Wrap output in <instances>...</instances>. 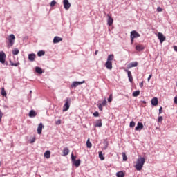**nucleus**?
Instances as JSON below:
<instances>
[{"label":"nucleus","mask_w":177,"mask_h":177,"mask_svg":"<svg viewBox=\"0 0 177 177\" xmlns=\"http://www.w3.org/2000/svg\"><path fill=\"white\" fill-rule=\"evenodd\" d=\"M126 73H127L129 81L130 82H133V77H132V73L131 71H128L127 69L125 70Z\"/></svg>","instance_id":"1a4fd4ad"},{"label":"nucleus","mask_w":177,"mask_h":177,"mask_svg":"<svg viewBox=\"0 0 177 177\" xmlns=\"http://www.w3.org/2000/svg\"><path fill=\"white\" fill-rule=\"evenodd\" d=\"M62 41H63V38L55 36L53 39V44H59V42H62Z\"/></svg>","instance_id":"9b49d317"},{"label":"nucleus","mask_w":177,"mask_h":177,"mask_svg":"<svg viewBox=\"0 0 177 177\" xmlns=\"http://www.w3.org/2000/svg\"><path fill=\"white\" fill-rule=\"evenodd\" d=\"M105 67L108 70H112L113 69V62L106 61L105 63Z\"/></svg>","instance_id":"9d476101"},{"label":"nucleus","mask_w":177,"mask_h":177,"mask_svg":"<svg viewBox=\"0 0 177 177\" xmlns=\"http://www.w3.org/2000/svg\"><path fill=\"white\" fill-rule=\"evenodd\" d=\"M82 84H85V80H83L82 82H73L71 84V88H77L78 85H82Z\"/></svg>","instance_id":"423d86ee"},{"label":"nucleus","mask_w":177,"mask_h":177,"mask_svg":"<svg viewBox=\"0 0 177 177\" xmlns=\"http://www.w3.org/2000/svg\"><path fill=\"white\" fill-rule=\"evenodd\" d=\"M16 39V37H15V35L11 34L8 36V42L10 44V46H13L15 44V40Z\"/></svg>","instance_id":"7ed1b4c3"},{"label":"nucleus","mask_w":177,"mask_h":177,"mask_svg":"<svg viewBox=\"0 0 177 177\" xmlns=\"http://www.w3.org/2000/svg\"><path fill=\"white\" fill-rule=\"evenodd\" d=\"M145 49V46L142 44H138L136 46V50H138V52H141V50H143Z\"/></svg>","instance_id":"dca6fc26"},{"label":"nucleus","mask_w":177,"mask_h":177,"mask_svg":"<svg viewBox=\"0 0 177 177\" xmlns=\"http://www.w3.org/2000/svg\"><path fill=\"white\" fill-rule=\"evenodd\" d=\"M6 60V55L3 51H1L0 52V63H2V64H3Z\"/></svg>","instance_id":"20e7f679"},{"label":"nucleus","mask_w":177,"mask_h":177,"mask_svg":"<svg viewBox=\"0 0 177 177\" xmlns=\"http://www.w3.org/2000/svg\"><path fill=\"white\" fill-rule=\"evenodd\" d=\"M127 68H132V65L131 64H128Z\"/></svg>","instance_id":"3c124183"},{"label":"nucleus","mask_w":177,"mask_h":177,"mask_svg":"<svg viewBox=\"0 0 177 177\" xmlns=\"http://www.w3.org/2000/svg\"><path fill=\"white\" fill-rule=\"evenodd\" d=\"M44 55H45V51H39L37 53V55L41 57V56H44Z\"/></svg>","instance_id":"72a5a7b5"},{"label":"nucleus","mask_w":177,"mask_h":177,"mask_svg":"<svg viewBox=\"0 0 177 177\" xmlns=\"http://www.w3.org/2000/svg\"><path fill=\"white\" fill-rule=\"evenodd\" d=\"M114 60V55L111 54L108 56L106 62H113Z\"/></svg>","instance_id":"4be33fe9"},{"label":"nucleus","mask_w":177,"mask_h":177,"mask_svg":"<svg viewBox=\"0 0 177 177\" xmlns=\"http://www.w3.org/2000/svg\"><path fill=\"white\" fill-rule=\"evenodd\" d=\"M151 77H153V75L152 74L149 75V76L148 77V82H150V80L151 79Z\"/></svg>","instance_id":"49530a36"},{"label":"nucleus","mask_w":177,"mask_h":177,"mask_svg":"<svg viewBox=\"0 0 177 177\" xmlns=\"http://www.w3.org/2000/svg\"><path fill=\"white\" fill-rule=\"evenodd\" d=\"M116 176L117 177H124V176H125V175L124 174V171H118L116 174Z\"/></svg>","instance_id":"bb28decb"},{"label":"nucleus","mask_w":177,"mask_h":177,"mask_svg":"<svg viewBox=\"0 0 177 177\" xmlns=\"http://www.w3.org/2000/svg\"><path fill=\"white\" fill-rule=\"evenodd\" d=\"M136 123L133 121L130 122L129 127L130 128H135Z\"/></svg>","instance_id":"473e14b6"},{"label":"nucleus","mask_w":177,"mask_h":177,"mask_svg":"<svg viewBox=\"0 0 177 177\" xmlns=\"http://www.w3.org/2000/svg\"><path fill=\"white\" fill-rule=\"evenodd\" d=\"M19 53H20V50H19L18 48H14V49L12 50V55H14L15 56H16V55H19Z\"/></svg>","instance_id":"412c9836"},{"label":"nucleus","mask_w":177,"mask_h":177,"mask_svg":"<svg viewBox=\"0 0 177 177\" xmlns=\"http://www.w3.org/2000/svg\"><path fill=\"white\" fill-rule=\"evenodd\" d=\"M94 117H99V112L96 111L93 113Z\"/></svg>","instance_id":"37998d69"},{"label":"nucleus","mask_w":177,"mask_h":177,"mask_svg":"<svg viewBox=\"0 0 177 177\" xmlns=\"http://www.w3.org/2000/svg\"><path fill=\"white\" fill-rule=\"evenodd\" d=\"M1 94L3 97H6V91H5V88L3 87L1 91Z\"/></svg>","instance_id":"b1692460"},{"label":"nucleus","mask_w":177,"mask_h":177,"mask_svg":"<svg viewBox=\"0 0 177 177\" xmlns=\"http://www.w3.org/2000/svg\"><path fill=\"white\" fill-rule=\"evenodd\" d=\"M174 49L175 52H177V46H174Z\"/></svg>","instance_id":"864d4df0"},{"label":"nucleus","mask_w":177,"mask_h":177,"mask_svg":"<svg viewBox=\"0 0 177 177\" xmlns=\"http://www.w3.org/2000/svg\"><path fill=\"white\" fill-rule=\"evenodd\" d=\"M77 158V156H74V153L71 154V160L74 162L75 161V159Z\"/></svg>","instance_id":"e433bc0d"},{"label":"nucleus","mask_w":177,"mask_h":177,"mask_svg":"<svg viewBox=\"0 0 177 177\" xmlns=\"http://www.w3.org/2000/svg\"><path fill=\"white\" fill-rule=\"evenodd\" d=\"M70 153V150H68V148H64L63 150V154L64 156H68V153Z\"/></svg>","instance_id":"5701e85b"},{"label":"nucleus","mask_w":177,"mask_h":177,"mask_svg":"<svg viewBox=\"0 0 177 177\" xmlns=\"http://www.w3.org/2000/svg\"><path fill=\"white\" fill-rule=\"evenodd\" d=\"M108 16V20H107V24L108 26H113V23H114V20L110 17L109 15H107Z\"/></svg>","instance_id":"2eb2a0df"},{"label":"nucleus","mask_w":177,"mask_h":177,"mask_svg":"<svg viewBox=\"0 0 177 177\" xmlns=\"http://www.w3.org/2000/svg\"><path fill=\"white\" fill-rule=\"evenodd\" d=\"M131 37L132 38H139L140 37V34H139L136 30H133L131 32Z\"/></svg>","instance_id":"6e6552de"},{"label":"nucleus","mask_w":177,"mask_h":177,"mask_svg":"<svg viewBox=\"0 0 177 177\" xmlns=\"http://www.w3.org/2000/svg\"><path fill=\"white\" fill-rule=\"evenodd\" d=\"M73 162H74L76 168H78V167H80V165L81 164V160H75Z\"/></svg>","instance_id":"a878e982"},{"label":"nucleus","mask_w":177,"mask_h":177,"mask_svg":"<svg viewBox=\"0 0 177 177\" xmlns=\"http://www.w3.org/2000/svg\"><path fill=\"white\" fill-rule=\"evenodd\" d=\"M132 67H138V62H135L133 63H131Z\"/></svg>","instance_id":"58836bf2"},{"label":"nucleus","mask_w":177,"mask_h":177,"mask_svg":"<svg viewBox=\"0 0 177 177\" xmlns=\"http://www.w3.org/2000/svg\"><path fill=\"white\" fill-rule=\"evenodd\" d=\"M140 88H143V81L141 83H140Z\"/></svg>","instance_id":"603ef678"},{"label":"nucleus","mask_w":177,"mask_h":177,"mask_svg":"<svg viewBox=\"0 0 177 177\" xmlns=\"http://www.w3.org/2000/svg\"><path fill=\"white\" fill-rule=\"evenodd\" d=\"M10 66H12L14 67H17V66L20 65V63H19V62L15 63V62H13L12 61H10Z\"/></svg>","instance_id":"393cba45"},{"label":"nucleus","mask_w":177,"mask_h":177,"mask_svg":"<svg viewBox=\"0 0 177 177\" xmlns=\"http://www.w3.org/2000/svg\"><path fill=\"white\" fill-rule=\"evenodd\" d=\"M174 103H175V104H177V96H176L174 99Z\"/></svg>","instance_id":"de8ad7c7"},{"label":"nucleus","mask_w":177,"mask_h":177,"mask_svg":"<svg viewBox=\"0 0 177 177\" xmlns=\"http://www.w3.org/2000/svg\"><path fill=\"white\" fill-rule=\"evenodd\" d=\"M62 124V120H59L58 121L56 122L57 125H60Z\"/></svg>","instance_id":"a18cd8bd"},{"label":"nucleus","mask_w":177,"mask_h":177,"mask_svg":"<svg viewBox=\"0 0 177 177\" xmlns=\"http://www.w3.org/2000/svg\"><path fill=\"white\" fill-rule=\"evenodd\" d=\"M97 53H99V50H95V55H97Z\"/></svg>","instance_id":"5fc2aeb1"},{"label":"nucleus","mask_w":177,"mask_h":177,"mask_svg":"<svg viewBox=\"0 0 177 177\" xmlns=\"http://www.w3.org/2000/svg\"><path fill=\"white\" fill-rule=\"evenodd\" d=\"M131 44H133L134 38L130 36Z\"/></svg>","instance_id":"8fccbe9b"},{"label":"nucleus","mask_w":177,"mask_h":177,"mask_svg":"<svg viewBox=\"0 0 177 177\" xmlns=\"http://www.w3.org/2000/svg\"><path fill=\"white\" fill-rule=\"evenodd\" d=\"M2 117H3V113L0 109V122L2 121Z\"/></svg>","instance_id":"a19ab883"},{"label":"nucleus","mask_w":177,"mask_h":177,"mask_svg":"<svg viewBox=\"0 0 177 177\" xmlns=\"http://www.w3.org/2000/svg\"><path fill=\"white\" fill-rule=\"evenodd\" d=\"M157 11L158 12H162V8L161 7H158L157 8Z\"/></svg>","instance_id":"c03bdc74"},{"label":"nucleus","mask_w":177,"mask_h":177,"mask_svg":"<svg viewBox=\"0 0 177 177\" xmlns=\"http://www.w3.org/2000/svg\"><path fill=\"white\" fill-rule=\"evenodd\" d=\"M44 128V124H42V123H40L37 127V133L39 135H41V133H42V129Z\"/></svg>","instance_id":"4468645a"},{"label":"nucleus","mask_w":177,"mask_h":177,"mask_svg":"<svg viewBox=\"0 0 177 177\" xmlns=\"http://www.w3.org/2000/svg\"><path fill=\"white\" fill-rule=\"evenodd\" d=\"M122 157H123V161H127L128 160V157L127 156V154L125 153V152H123L122 153Z\"/></svg>","instance_id":"2f4dec72"},{"label":"nucleus","mask_w":177,"mask_h":177,"mask_svg":"<svg viewBox=\"0 0 177 177\" xmlns=\"http://www.w3.org/2000/svg\"><path fill=\"white\" fill-rule=\"evenodd\" d=\"M86 146L88 149H91V147H92V143H91L89 139L87 140Z\"/></svg>","instance_id":"7c9ffc66"},{"label":"nucleus","mask_w":177,"mask_h":177,"mask_svg":"<svg viewBox=\"0 0 177 177\" xmlns=\"http://www.w3.org/2000/svg\"><path fill=\"white\" fill-rule=\"evenodd\" d=\"M162 120H164V118H162V116H159L158 118V122H162Z\"/></svg>","instance_id":"79ce46f5"},{"label":"nucleus","mask_w":177,"mask_h":177,"mask_svg":"<svg viewBox=\"0 0 177 177\" xmlns=\"http://www.w3.org/2000/svg\"><path fill=\"white\" fill-rule=\"evenodd\" d=\"M56 3H57V2H56V1H51V3H50L51 8H53V6H55V5H56Z\"/></svg>","instance_id":"4c0bfd02"},{"label":"nucleus","mask_w":177,"mask_h":177,"mask_svg":"<svg viewBox=\"0 0 177 177\" xmlns=\"http://www.w3.org/2000/svg\"><path fill=\"white\" fill-rule=\"evenodd\" d=\"M34 142H35V138H34L30 142L34 143Z\"/></svg>","instance_id":"6e6d98bb"},{"label":"nucleus","mask_w":177,"mask_h":177,"mask_svg":"<svg viewBox=\"0 0 177 177\" xmlns=\"http://www.w3.org/2000/svg\"><path fill=\"white\" fill-rule=\"evenodd\" d=\"M37 112L34 110H30V111L29 112V117L30 118H34V117H37Z\"/></svg>","instance_id":"a211bd4d"},{"label":"nucleus","mask_w":177,"mask_h":177,"mask_svg":"<svg viewBox=\"0 0 177 177\" xmlns=\"http://www.w3.org/2000/svg\"><path fill=\"white\" fill-rule=\"evenodd\" d=\"M158 38L160 40V44H162L165 41V36L161 32L158 33Z\"/></svg>","instance_id":"0eeeda50"},{"label":"nucleus","mask_w":177,"mask_h":177,"mask_svg":"<svg viewBox=\"0 0 177 177\" xmlns=\"http://www.w3.org/2000/svg\"><path fill=\"white\" fill-rule=\"evenodd\" d=\"M143 128H144L143 123L138 122L137 126L135 128V131H142Z\"/></svg>","instance_id":"f8f14e48"},{"label":"nucleus","mask_w":177,"mask_h":177,"mask_svg":"<svg viewBox=\"0 0 177 177\" xmlns=\"http://www.w3.org/2000/svg\"><path fill=\"white\" fill-rule=\"evenodd\" d=\"M98 109L100 111H103V105L102 104H99Z\"/></svg>","instance_id":"c9c22d12"},{"label":"nucleus","mask_w":177,"mask_h":177,"mask_svg":"<svg viewBox=\"0 0 177 177\" xmlns=\"http://www.w3.org/2000/svg\"><path fill=\"white\" fill-rule=\"evenodd\" d=\"M162 113V107L160 106L159 109V114H161Z\"/></svg>","instance_id":"09e8293b"},{"label":"nucleus","mask_w":177,"mask_h":177,"mask_svg":"<svg viewBox=\"0 0 177 177\" xmlns=\"http://www.w3.org/2000/svg\"><path fill=\"white\" fill-rule=\"evenodd\" d=\"M145 162H146V159L143 157H139L134 165L136 171H142L143 166L145 165Z\"/></svg>","instance_id":"f257e3e1"},{"label":"nucleus","mask_w":177,"mask_h":177,"mask_svg":"<svg viewBox=\"0 0 177 177\" xmlns=\"http://www.w3.org/2000/svg\"><path fill=\"white\" fill-rule=\"evenodd\" d=\"M101 104L102 106H107V100L106 99H104Z\"/></svg>","instance_id":"ea45409f"},{"label":"nucleus","mask_w":177,"mask_h":177,"mask_svg":"<svg viewBox=\"0 0 177 177\" xmlns=\"http://www.w3.org/2000/svg\"><path fill=\"white\" fill-rule=\"evenodd\" d=\"M108 102L109 103H111V102H113V94H111L108 98Z\"/></svg>","instance_id":"f704fd0d"},{"label":"nucleus","mask_w":177,"mask_h":177,"mask_svg":"<svg viewBox=\"0 0 177 177\" xmlns=\"http://www.w3.org/2000/svg\"><path fill=\"white\" fill-rule=\"evenodd\" d=\"M45 158H50V151H46L45 152Z\"/></svg>","instance_id":"c85d7f7f"},{"label":"nucleus","mask_w":177,"mask_h":177,"mask_svg":"<svg viewBox=\"0 0 177 177\" xmlns=\"http://www.w3.org/2000/svg\"><path fill=\"white\" fill-rule=\"evenodd\" d=\"M99 158L101 160V161H104V156H103L102 151L99 152Z\"/></svg>","instance_id":"c756f323"},{"label":"nucleus","mask_w":177,"mask_h":177,"mask_svg":"<svg viewBox=\"0 0 177 177\" xmlns=\"http://www.w3.org/2000/svg\"><path fill=\"white\" fill-rule=\"evenodd\" d=\"M35 57H37V55L34 53L28 55V59L30 62H34V60H35Z\"/></svg>","instance_id":"f3484780"},{"label":"nucleus","mask_w":177,"mask_h":177,"mask_svg":"<svg viewBox=\"0 0 177 177\" xmlns=\"http://www.w3.org/2000/svg\"><path fill=\"white\" fill-rule=\"evenodd\" d=\"M71 103V99L66 98L65 101V104L63 106V111H68V109H70V104Z\"/></svg>","instance_id":"f03ea898"},{"label":"nucleus","mask_w":177,"mask_h":177,"mask_svg":"<svg viewBox=\"0 0 177 177\" xmlns=\"http://www.w3.org/2000/svg\"><path fill=\"white\" fill-rule=\"evenodd\" d=\"M139 95H140V91H136L133 93V96L134 97L139 96Z\"/></svg>","instance_id":"cd10ccee"},{"label":"nucleus","mask_w":177,"mask_h":177,"mask_svg":"<svg viewBox=\"0 0 177 177\" xmlns=\"http://www.w3.org/2000/svg\"><path fill=\"white\" fill-rule=\"evenodd\" d=\"M102 119H100V120H97L96 122H95V124H94V127H95V128H100L102 127Z\"/></svg>","instance_id":"6ab92c4d"},{"label":"nucleus","mask_w":177,"mask_h":177,"mask_svg":"<svg viewBox=\"0 0 177 177\" xmlns=\"http://www.w3.org/2000/svg\"><path fill=\"white\" fill-rule=\"evenodd\" d=\"M63 5H64V9H66V10H68V9H70V8H71V4L68 1V0H63Z\"/></svg>","instance_id":"39448f33"},{"label":"nucleus","mask_w":177,"mask_h":177,"mask_svg":"<svg viewBox=\"0 0 177 177\" xmlns=\"http://www.w3.org/2000/svg\"><path fill=\"white\" fill-rule=\"evenodd\" d=\"M151 103L152 106H158V98L153 97L151 100Z\"/></svg>","instance_id":"ddd939ff"},{"label":"nucleus","mask_w":177,"mask_h":177,"mask_svg":"<svg viewBox=\"0 0 177 177\" xmlns=\"http://www.w3.org/2000/svg\"><path fill=\"white\" fill-rule=\"evenodd\" d=\"M35 72L37 73V74H42V73H44V71L42 70V68H41L40 67H38L37 66L35 68Z\"/></svg>","instance_id":"aec40b11"}]
</instances>
